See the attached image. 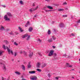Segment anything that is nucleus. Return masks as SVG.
Returning a JSON list of instances; mask_svg holds the SVG:
<instances>
[{"label":"nucleus","instance_id":"2eb2a0df","mask_svg":"<svg viewBox=\"0 0 80 80\" xmlns=\"http://www.w3.org/2000/svg\"><path fill=\"white\" fill-rule=\"evenodd\" d=\"M47 7L49 9H50V10H52L53 9V8L50 6H47Z\"/></svg>","mask_w":80,"mask_h":80},{"label":"nucleus","instance_id":"473e14b6","mask_svg":"<svg viewBox=\"0 0 80 80\" xmlns=\"http://www.w3.org/2000/svg\"><path fill=\"white\" fill-rule=\"evenodd\" d=\"M37 41H38V42H39L40 43V42H42V40L40 39H37Z\"/></svg>","mask_w":80,"mask_h":80},{"label":"nucleus","instance_id":"4d7b16f0","mask_svg":"<svg viewBox=\"0 0 80 80\" xmlns=\"http://www.w3.org/2000/svg\"><path fill=\"white\" fill-rule=\"evenodd\" d=\"M48 12H51V10H48Z\"/></svg>","mask_w":80,"mask_h":80},{"label":"nucleus","instance_id":"3c124183","mask_svg":"<svg viewBox=\"0 0 80 80\" xmlns=\"http://www.w3.org/2000/svg\"><path fill=\"white\" fill-rule=\"evenodd\" d=\"M32 6H33V7H34V6H35V4L34 3H33L32 4Z\"/></svg>","mask_w":80,"mask_h":80},{"label":"nucleus","instance_id":"f8f14e48","mask_svg":"<svg viewBox=\"0 0 80 80\" xmlns=\"http://www.w3.org/2000/svg\"><path fill=\"white\" fill-rule=\"evenodd\" d=\"M18 28L21 32H23V29H22V28H21V27H19Z\"/></svg>","mask_w":80,"mask_h":80},{"label":"nucleus","instance_id":"a18cd8bd","mask_svg":"<svg viewBox=\"0 0 80 80\" xmlns=\"http://www.w3.org/2000/svg\"><path fill=\"white\" fill-rule=\"evenodd\" d=\"M28 24H26L25 25V26L26 27H28Z\"/></svg>","mask_w":80,"mask_h":80},{"label":"nucleus","instance_id":"423d86ee","mask_svg":"<svg viewBox=\"0 0 80 80\" xmlns=\"http://www.w3.org/2000/svg\"><path fill=\"white\" fill-rule=\"evenodd\" d=\"M36 72V71H32L29 72V73L30 74H34V73H35Z\"/></svg>","mask_w":80,"mask_h":80},{"label":"nucleus","instance_id":"72a5a7b5","mask_svg":"<svg viewBox=\"0 0 80 80\" xmlns=\"http://www.w3.org/2000/svg\"><path fill=\"white\" fill-rule=\"evenodd\" d=\"M4 42L6 44H8V41L7 40L4 41Z\"/></svg>","mask_w":80,"mask_h":80},{"label":"nucleus","instance_id":"e433bc0d","mask_svg":"<svg viewBox=\"0 0 80 80\" xmlns=\"http://www.w3.org/2000/svg\"><path fill=\"white\" fill-rule=\"evenodd\" d=\"M69 67H70V68H72L73 65H69Z\"/></svg>","mask_w":80,"mask_h":80},{"label":"nucleus","instance_id":"a19ab883","mask_svg":"<svg viewBox=\"0 0 80 80\" xmlns=\"http://www.w3.org/2000/svg\"><path fill=\"white\" fill-rule=\"evenodd\" d=\"M6 79H5V78L3 77H2V80H5Z\"/></svg>","mask_w":80,"mask_h":80},{"label":"nucleus","instance_id":"9b49d317","mask_svg":"<svg viewBox=\"0 0 80 80\" xmlns=\"http://www.w3.org/2000/svg\"><path fill=\"white\" fill-rule=\"evenodd\" d=\"M37 77L36 76H34L32 78H31V79L32 80H37Z\"/></svg>","mask_w":80,"mask_h":80},{"label":"nucleus","instance_id":"b1692460","mask_svg":"<svg viewBox=\"0 0 80 80\" xmlns=\"http://www.w3.org/2000/svg\"><path fill=\"white\" fill-rule=\"evenodd\" d=\"M61 78V77H56L55 78L56 80H58L59 78Z\"/></svg>","mask_w":80,"mask_h":80},{"label":"nucleus","instance_id":"49530a36","mask_svg":"<svg viewBox=\"0 0 80 80\" xmlns=\"http://www.w3.org/2000/svg\"><path fill=\"white\" fill-rule=\"evenodd\" d=\"M67 3L66 2H65L63 3V5H67Z\"/></svg>","mask_w":80,"mask_h":80},{"label":"nucleus","instance_id":"ea45409f","mask_svg":"<svg viewBox=\"0 0 80 80\" xmlns=\"http://www.w3.org/2000/svg\"><path fill=\"white\" fill-rule=\"evenodd\" d=\"M52 38L53 40H55V39H56L55 37H54V36H52Z\"/></svg>","mask_w":80,"mask_h":80},{"label":"nucleus","instance_id":"4c0bfd02","mask_svg":"<svg viewBox=\"0 0 80 80\" xmlns=\"http://www.w3.org/2000/svg\"><path fill=\"white\" fill-rule=\"evenodd\" d=\"M38 54L39 56H42V54L40 52H38Z\"/></svg>","mask_w":80,"mask_h":80},{"label":"nucleus","instance_id":"bb28decb","mask_svg":"<svg viewBox=\"0 0 80 80\" xmlns=\"http://www.w3.org/2000/svg\"><path fill=\"white\" fill-rule=\"evenodd\" d=\"M3 53V51H0V55H2Z\"/></svg>","mask_w":80,"mask_h":80},{"label":"nucleus","instance_id":"13d9d810","mask_svg":"<svg viewBox=\"0 0 80 80\" xmlns=\"http://www.w3.org/2000/svg\"><path fill=\"white\" fill-rule=\"evenodd\" d=\"M54 23V22L52 21V23Z\"/></svg>","mask_w":80,"mask_h":80},{"label":"nucleus","instance_id":"4be33fe9","mask_svg":"<svg viewBox=\"0 0 80 80\" xmlns=\"http://www.w3.org/2000/svg\"><path fill=\"white\" fill-rule=\"evenodd\" d=\"M34 9H29V11L30 12H32V11H34Z\"/></svg>","mask_w":80,"mask_h":80},{"label":"nucleus","instance_id":"a878e982","mask_svg":"<svg viewBox=\"0 0 80 80\" xmlns=\"http://www.w3.org/2000/svg\"><path fill=\"white\" fill-rule=\"evenodd\" d=\"M37 71H38V72H42V70L40 69H37Z\"/></svg>","mask_w":80,"mask_h":80},{"label":"nucleus","instance_id":"39448f33","mask_svg":"<svg viewBox=\"0 0 80 80\" xmlns=\"http://www.w3.org/2000/svg\"><path fill=\"white\" fill-rule=\"evenodd\" d=\"M0 63L2 65V69H3V70H6V67H5V64H3V63Z\"/></svg>","mask_w":80,"mask_h":80},{"label":"nucleus","instance_id":"6ab92c4d","mask_svg":"<svg viewBox=\"0 0 80 80\" xmlns=\"http://www.w3.org/2000/svg\"><path fill=\"white\" fill-rule=\"evenodd\" d=\"M22 68L23 70H25V66L24 65H22Z\"/></svg>","mask_w":80,"mask_h":80},{"label":"nucleus","instance_id":"c85d7f7f","mask_svg":"<svg viewBox=\"0 0 80 80\" xmlns=\"http://www.w3.org/2000/svg\"><path fill=\"white\" fill-rule=\"evenodd\" d=\"M48 77H49V78L51 77V73H48Z\"/></svg>","mask_w":80,"mask_h":80},{"label":"nucleus","instance_id":"c03bdc74","mask_svg":"<svg viewBox=\"0 0 80 80\" xmlns=\"http://www.w3.org/2000/svg\"><path fill=\"white\" fill-rule=\"evenodd\" d=\"M29 23H30V22H29V21H28L27 24H28V25H29Z\"/></svg>","mask_w":80,"mask_h":80},{"label":"nucleus","instance_id":"c756f323","mask_svg":"<svg viewBox=\"0 0 80 80\" xmlns=\"http://www.w3.org/2000/svg\"><path fill=\"white\" fill-rule=\"evenodd\" d=\"M48 35H50V33H51V32H50V30H48Z\"/></svg>","mask_w":80,"mask_h":80},{"label":"nucleus","instance_id":"f257e3e1","mask_svg":"<svg viewBox=\"0 0 80 80\" xmlns=\"http://www.w3.org/2000/svg\"><path fill=\"white\" fill-rule=\"evenodd\" d=\"M26 37H28L27 38V40H28L30 39V36H28L27 34H25L22 36V38H26Z\"/></svg>","mask_w":80,"mask_h":80},{"label":"nucleus","instance_id":"cd10ccee","mask_svg":"<svg viewBox=\"0 0 80 80\" xmlns=\"http://www.w3.org/2000/svg\"><path fill=\"white\" fill-rule=\"evenodd\" d=\"M38 6H37L36 8H35L34 9V10H37V9H38Z\"/></svg>","mask_w":80,"mask_h":80},{"label":"nucleus","instance_id":"f704fd0d","mask_svg":"<svg viewBox=\"0 0 80 80\" xmlns=\"http://www.w3.org/2000/svg\"><path fill=\"white\" fill-rule=\"evenodd\" d=\"M14 44L15 45H16V46H17V45H18V43L16 42H14Z\"/></svg>","mask_w":80,"mask_h":80},{"label":"nucleus","instance_id":"9d476101","mask_svg":"<svg viewBox=\"0 0 80 80\" xmlns=\"http://www.w3.org/2000/svg\"><path fill=\"white\" fill-rule=\"evenodd\" d=\"M28 30L30 32H32V31L33 30V28L32 27H30L29 28Z\"/></svg>","mask_w":80,"mask_h":80},{"label":"nucleus","instance_id":"0eeeda50","mask_svg":"<svg viewBox=\"0 0 80 80\" xmlns=\"http://www.w3.org/2000/svg\"><path fill=\"white\" fill-rule=\"evenodd\" d=\"M7 14L8 15V16L9 17H12V14H11V13H10V12H7Z\"/></svg>","mask_w":80,"mask_h":80},{"label":"nucleus","instance_id":"20e7f679","mask_svg":"<svg viewBox=\"0 0 80 80\" xmlns=\"http://www.w3.org/2000/svg\"><path fill=\"white\" fill-rule=\"evenodd\" d=\"M53 51H50V52L49 53V54L48 55V56L49 57H51V56H52L53 55Z\"/></svg>","mask_w":80,"mask_h":80},{"label":"nucleus","instance_id":"6e6d98bb","mask_svg":"<svg viewBox=\"0 0 80 80\" xmlns=\"http://www.w3.org/2000/svg\"><path fill=\"white\" fill-rule=\"evenodd\" d=\"M37 15H36L34 16V17H37Z\"/></svg>","mask_w":80,"mask_h":80},{"label":"nucleus","instance_id":"dca6fc26","mask_svg":"<svg viewBox=\"0 0 80 80\" xmlns=\"http://www.w3.org/2000/svg\"><path fill=\"white\" fill-rule=\"evenodd\" d=\"M47 66V64L46 63H44L42 65V68H44V67H46Z\"/></svg>","mask_w":80,"mask_h":80},{"label":"nucleus","instance_id":"bf43d9fd","mask_svg":"<svg viewBox=\"0 0 80 80\" xmlns=\"http://www.w3.org/2000/svg\"><path fill=\"white\" fill-rule=\"evenodd\" d=\"M72 71H73V70H74V69H72Z\"/></svg>","mask_w":80,"mask_h":80},{"label":"nucleus","instance_id":"5fc2aeb1","mask_svg":"<svg viewBox=\"0 0 80 80\" xmlns=\"http://www.w3.org/2000/svg\"><path fill=\"white\" fill-rule=\"evenodd\" d=\"M9 34H10V35H12V32H11L9 33Z\"/></svg>","mask_w":80,"mask_h":80},{"label":"nucleus","instance_id":"09e8293b","mask_svg":"<svg viewBox=\"0 0 80 80\" xmlns=\"http://www.w3.org/2000/svg\"><path fill=\"white\" fill-rule=\"evenodd\" d=\"M45 12H48V10H45Z\"/></svg>","mask_w":80,"mask_h":80},{"label":"nucleus","instance_id":"e2e57ef3","mask_svg":"<svg viewBox=\"0 0 80 80\" xmlns=\"http://www.w3.org/2000/svg\"><path fill=\"white\" fill-rule=\"evenodd\" d=\"M72 78H74L73 77H72Z\"/></svg>","mask_w":80,"mask_h":80},{"label":"nucleus","instance_id":"f03ea898","mask_svg":"<svg viewBox=\"0 0 80 80\" xmlns=\"http://www.w3.org/2000/svg\"><path fill=\"white\" fill-rule=\"evenodd\" d=\"M6 48L8 50V52L9 54H10V53H11L12 55H13V51H12V50H10V49H9L8 47H6Z\"/></svg>","mask_w":80,"mask_h":80},{"label":"nucleus","instance_id":"79ce46f5","mask_svg":"<svg viewBox=\"0 0 80 80\" xmlns=\"http://www.w3.org/2000/svg\"><path fill=\"white\" fill-rule=\"evenodd\" d=\"M2 7H4V8H5V7H6V6H5V5H2Z\"/></svg>","mask_w":80,"mask_h":80},{"label":"nucleus","instance_id":"7c9ffc66","mask_svg":"<svg viewBox=\"0 0 80 80\" xmlns=\"http://www.w3.org/2000/svg\"><path fill=\"white\" fill-rule=\"evenodd\" d=\"M2 48H3L4 50L6 49V47H5V45H3Z\"/></svg>","mask_w":80,"mask_h":80},{"label":"nucleus","instance_id":"7ed1b4c3","mask_svg":"<svg viewBox=\"0 0 80 80\" xmlns=\"http://www.w3.org/2000/svg\"><path fill=\"white\" fill-rule=\"evenodd\" d=\"M4 19L6 21H10V18H8V17L7 15H5L4 16Z\"/></svg>","mask_w":80,"mask_h":80},{"label":"nucleus","instance_id":"f3484780","mask_svg":"<svg viewBox=\"0 0 80 80\" xmlns=\"http://www.w3.org/2000/svg\"><path fill=\"white\" fill-rule=\"evenodd\" d=\"M4 29V27H3V26H1V27L0 26V30H3Z\"/></svg>","mask_w":80,"mask_h":80},{"label":"nucleus","instance_id":"680f3d73","mask_svg":"<svg viewBox=\"0 0 80 80\" xmlns=\"http://www.w3.org/2000/svg\"><path fill=\"white\" fill-rule=\"evenodd\" d=\"M45 0V1H48V0Z\"/></svg>","mask_w":80,"mask_h":80},{"label":"nucleus","instance_id":"603ef678","mask_svg":"<svg viewBox=\"0 0 80 80\" xmlns=\"http://www.w3.org/2000/svg\"><path fill=\"white\" fill-rule=\"evenodd\" d=\"M64 56L65 57H66L67 55H66V54H65V55H64Z\"/></svg>","mask_w":80,"mask_h":80},{"label":"nucleus","instance_id":"c9c22d12","mask_svg":"<svg viewBox=\"0 0 80 80\" xmlns=\"http://www.w3.org/2000/svg\"><path fill=\"white\" fill-rule=\"evenodd\" d=\"M70 65V64H68V63H66V66L68 67H69V66Z\"/></svg>","mask_w":80,"mask_h":80},{"label":"nucleus","instance_id":"5701e85b","mask_svg":"<svg viewBox=\"0 0 80 80\" xmlns=\"http://www.w3.org/2000/svg\"><path fill=\"white\" fill-rule=\"evenodd\" d=\"M19 3L20 4H21V5H23V2L22 1H19Z\"/></svg>","mask_w":80,"mask_h":80},{"label":"nucleus","instance_id":"2f4dec72","mask_svg":"<svg viewBox=\"0 0 80 80\" xmlns=\"http://www.w3.org/2000/svg\"><path fill=\"white\" fill-rule=\"evenodd\" d=\"M53 55L54 56V57L55 58L56 56H57V54L56 53H54L53 54Z\"/></svg>","mask_w":80,"mask_h":80},{"label":"nucleus","instance_id":"864d4df0","mask_svg":"<svg viewBox=\"0 0 80 80\" xmlns=\"http://www.w3.org/2000/svg\"><path fill=\"white\" fill-rule=\"evenodd\" d=\"M22 80H27L25 79H22Z\"/></svg>","mask_w":80,"mask_h":80},{"label":"nucleus","instance_id":"052dcab7","mask_svg":"<svg viewBox=\"0 0 80 80\" xmlns=\"http://www.w3.org/2000/svg\"><path fill=\"white\" fill-rule=\"evenodd\" d=\"M79 62H80V59H79Z\"/></svg>","mask_w":80,"mask_h":80},{"label":"nucleus","instance_id":"58836bf2","mask_svg":"<svg viewBox=\"0 0 80 80\" xmlns=\"http://www.w3.org/2000/svg\"><path fill=\"white\" fill-rule=\"evenodd\" d=\"M62 17H67V15H63L62 16Z\"/></svg>","mask_w":80,"mask_h":80},{"label":"nucleus","instance_id":"8fccbe9b","mask_svg":"<svg viewBox=\"0 0 80 80\" xmlns=\"http://www.w3.org/2000/svg\"><path fill=\"white\" fill-rule=\"evenodd\" d=\"M52 47L53 48H55V46H53Z\"/></svg>","mask_w":80,"mask_h":80},{"label":"nucleus","instance_id":"412c9836","mask_svg":"<svg viewBox=\"0 0 80 80\" xmlns=\"http://www.w3.org/2000/svg\"><path fill=\"white\" fill-rule=\"evenodd\" d=\"M59 26L60 27H63V23H60L59 24Z\"/></svg>","mask_w":80,"mask_h":80},{"label":"nucleus","instance_id":"de8ad7c7","mask_svg":"<svg viewBox=\"0 0 80 80\" xmlns=\"http://www.w3.org/2000/svg\"><path fill=\"white\" fill-rule=\"evenodd\" d=\"M71 35L72 36H75V34H73V33H72L71 34Z\"/></svg>","mask_w":80,"mask_h":80},{"label":"nucleus","instance_id":"a211bd4d","mask_svg":"<svg viewBox=\"0 0 80 80\" xmlns=\"http://www.w3.org/2000/svg\"><path fill=\"white\" fill-rule=\"evenodd\" d=\"M15 73L17 74V75H19L21 74L20 72H19L18 71L15 72Z\"/></svg>","mask_w":80,"mask_h":80},{"label":"nucleus","instance_id":"aec40b11","mask_svg":"<svg viewBox=\"0 0 80 80\" xmlns=\"http://www.w3.org/2000/svg\"><path fill=\"white\" fill-rule=\"evenodd\" d=\"M48 41L49 42H53V40H52V38H51L48 39Z\"/></svg>","mask_w":80,"mask_h":80},{"label":"nucleus","instance_id":"6e6552de","mask_svg":"<svg viewBox=\"0 0 80 80\" xmlns=\"http://www.w3.org/2000/svg\"><path fill=\"white\" fill-rule=\"evenodd\" d=\"M33 52H30L29 54V57H32L33 56Z\"/></svg>","mask_w":80,"mask_h":80},{"label":"nucleus","instance_id":"4468645a","mask_svg":"<svg viewBox=\"0 0 80 80\" xmlns=\"http://www.w3.org/2000/svg\"><path fill=\"white\" fill-rule=\"evenodd\" d=\"M30 63H31V62H29V64H28V68H31V67H32V65H31L30 64Z\"/></svg>","mask_w":80,"mask_h":80},{"label":"nucleus","instance_id":"ddd939ff","mask_svg":"<svg viewBox=\"0 0 80 80\" xmlns=\"http://www.w3.org/2000/svg\"><path fill=\"white\" fill-rule=\"evenodd\" d=\"M24 53V54L25 56H26L27 55V52H25V51H23V52H22V51H20V53Z\"/></svg>","mask_w":80,"mask_h":80},{"label":"nucleus","instance_id":"37998d69","mask_svg":"<svg viewBox=\"0 0 80 80\" xmlns=\"http://www.w3.org/2000/svg\"><path fill=\"white\" fill-rule=\"evenodd\" d=\"M17 52H15V55H14V56L15 57H16V55H17Z\"/></svg>","mask_w":80,"mask_h":80},{"label":"nucleus","instance_id":"393cba45","mask_svg":"<svg viewBox=\"0 0 80 80\" xmlns=\"http://www.w3.org/2000/svg\"><path fill=\"white\" fill-rule=\"evenodd\" d=\"M63 10H64L63 9H60L58 10V11H59V12H62V11H63Z\"/></svg>","mask_w":80,"mask_h":80},{"label":"nucleus","instance_id":"1a4fd4ad","mask_svg":"<svg viewBox=\"0 0 80 80\" xmlns=\"http://www.w3.org/2000/svg\"><path fill=\"white\" fill-rule=\"evenodd\" d=\"M41 65V63L38 62L37 63V68H40V66Z\"/></svg>","mask_w":80,"mask_h":80}]
</instances>
